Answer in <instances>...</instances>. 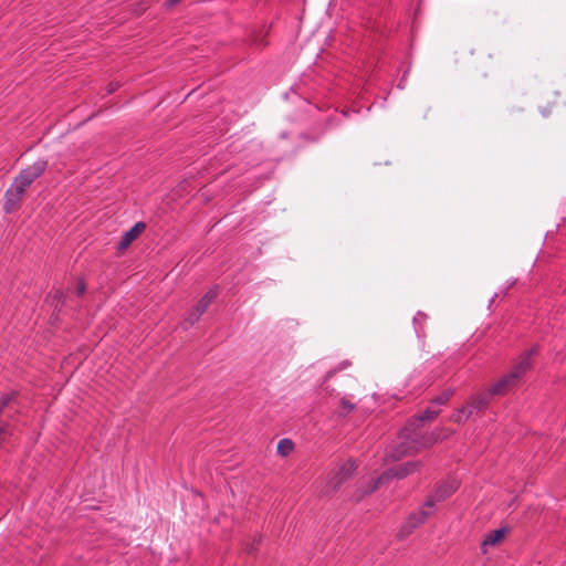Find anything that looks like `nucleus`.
I'll use <instances>...</instances> for the list:
<instances>
[{
    "instance_id": "obj_1",
    "label": "nucleus",
    "mask_w": 566,
    "mask_h": 566,
    "mask_svg": "<svg viewBox=\"0 0 566 566\" xmlns=\"http://www.w3.org/2000/svg\"><path fill=\"white\" fill-rule=\"evenodd\" d=\"M439 413V409L429 407L423 413L409 420L400 434L401 442L387 457L392 461H397L438 442L440 440V431L434 430L431 433L420 436L419 430L426 422L433 421Z\"/></svg>"
},
{
    "instance_id": "obj_2",
    "label": "nucleus",
    "mask_w": 566,
    "mask_h": 566,
    "mask_svg": "<svg viewBox=\"0 0 566 566\" xmlns=\"http://www.w3.org/2000/svg\"><path fill=\"white\" fill-rule=\"evenodd\" d=\"M356 469L357 464L352 459H348L338 464L334 470L329 472L327 476L326 493H332L338 490L344 482L353 476Z\"/></svg>"
},
{
    "instance_id": "obj_3",
    "label": "nucleus",
    "mask_w": 566,
    "mask_h": 566,
    "mask_svg": "<svg viewBox=\"0 0 566 566\" xmlns=\"http://www.w3.org/2000/svg\"><path fill=\"white\" fill-rule=\"evenodd\" d=\"M431 511L426 510L423 506L418 513L411 514L407 522L401 526L398 537L400 539L406 538L409 536L415 528H417L419 525L424 523V521L431 515Z\"/></svg>"
},
{
    "instance_id": "obj_4",
    "label": "nucleus",
    "mask_w": 566,
    "mask_h": 566,
    "mask_svg": "<svg viewBox=\"0 0 566 566\" xmlns=\"http://www.w3.org/2000/svg\"><path fill=\"white\" fill-rule=\"evenodd\" d=\"M458 488L459 484L457 481H450L439 485L434 491V494L427 500L423 507L432 512V507L437 502H441L449 497L452 493H454L458 490Z\"/></svg>"
},
{
    "instance_id": "obj_5",
    "label": "nucleus",
    "mask_w": 566,
    "mask_h": 566,
    "mask_svg": "<svg viewBox=\"0 0 566 566\" xmlns=\"http://www.w3.org/2000/svg\"><path fill=\"white\" fill-rule=\"evenodd\" d=\"M35 180V170L28 168L24 169L10 186L9 190H13L15 195L23 198L25 190L33 184Z\"/></svg>"
},
{
    "instance_id": "obj_6",
    "label": "nucleus",
    "mask_w": 566,
    "mask_h": 566,
    "mask_svg": "<svg viewBox=\"0 0 566 566\" xmlns=\"http://www.w3.org/2000/svg\"><path fill=\"white\" fill-rule=\"evenodd\" d=\"M216 296L217 292L214 290L208 291L197 303L193 310L189 313V315L186 318V322L189 325H193L196 322H198L200 316L206 312V310L208 308V306L211 304Z\"/></svg>"
},
{
    "instance_id": "obj_7",
    "label": "nucleus",
    "mask_w": 566,
    "mask_h": 566,
    "mask_svg": "<svg viewBox=\"0 0 566 566\" xmlns=\"http://www.w3.org/2000/svg\"><path fill=\"white\" fill-rule=\"evenodd\" d=\"M518 382V374H509L489 389V396H503Z\"/></svg>"
},
{
    "instance_id": "obj_8",
    "label": "nucleus",
    "mask_w": 566,
    "mask_h": 566,
    "mask_svg": "<svg viewBox=\"0 0 566 566\" xmlns=\"http://www.w3.org/2000/svg\"><path fill=\"white\" fill-rule=\"evenodd\" d=\"M489 395L488 394H481L478 396L470 397L467 402L463 405L464 407H468L467 409V418H470L474 413H479L486 409L489 405Z\"/></svg>"
},
{
    "instance_id": "obj_9",
    "label": "nucleus",
    "mask_w": 566,
    "mask_h": 566,
    "mask_svg": "<svg viewBox=\"0 0 566 566\" xmlns=\"http://www.w3.org/2000/svg\"><path fill=\"white\" fill-rule=\"evenodd\" d=\"M145 229L146 224L144 222H137L133 228L126 231L119 242V250L127 249L130 245V243L143 233Z\"/></svg>"
},
{
    "instance_id": "obj_10",
    "label": "nucleus",
    "mask_w": 566,
    "mask_h": 566,
    "mask_svg": "<svg viewBox=\"0 0 566 566\" xmlns=\"http://www.w3.org/2000/svg\"><path fill=\"white\" fill-rule=\"evenodd\" d=\"M22 198L13 192V190H7L4 195L3 210L6 213L14 212L19 209Z\"/></svg>"
},
{
    "instance_id": "obj_11",
    "label": "nucleus",
    "mask_w": 566,
    "mask_h": 566,
    "mask_svg": "<svg viewBox=\"0 0 566 566\" xmlns=\"http://www.w3.org/2000/svg\"><path fill=\"white\" fill-rule=\"evenodd\" d=\"M388 478L389 473H385L377 478L376 480H373L366 488H363L356 492L355 500L360 501L365 495L375 492L378 489V486Z\"/></svg>"
},
{
    "instance_id": "obj_12",
    "label": "nucleus",
    "mask_w": 566,
    "mask_h": 566,
    "mask_svg": "<svg viewBox=\"0 0 566 566\" xmlns=\"http://www.w3.org/2000/svg\"><path fill=\"white\" fill-rule=\"evenodd\" d=\"M532 354H533V350H530V352H526L525 354H523L521 356L518 363L516 364V366L510 374H518V380H520L521 377L531 368L530 359H531Z\"/></svg>"
},
{
    "instance_id": "obj_13",
    "label": "nucleus",
    "mask_w": 566,
    "mask_h": 566,
    "mask_svg": "<svg viewBox=\"0 0 566 566\" xmlns=\"http://www.w3.org/2000/svg\"><path fill=\"white\" fill-rule=\"evenodd\" d=\"M505 534H506L505 528L494 530L484 538V541L482 542V545L484 547L485 546H495L504 539Z\"/></svg>"
},
{
    "instance_id": "obj_14",
    "label": "nucleus",
    "mask_w": 566,
    "mask_h": 566,
    "mask_svg": "<svg viewBox=\"0 0 566 566\" xmlns=\"http://www.w3.org/2000/svg\"><path fill=\"white\" fill-rule=\"evenodd\" d=\"M419 464H420L419 462H408V463L401 465L397 470H391L389 472V475L397 476V478H405L408 474H410L411 472L416 471L417 468L419 467Z\"/></svg>"
},
{
    "instance_id": "obj_15",
    "label": "nucleus",
    "mask_w": 566,
    "mask_h": 566,
    "mask_svg": "<svg viewBox=\"0 0 566 566\" xmlns=\"http://www.w3.org/2000/svg\"><path fill=\"white\" fill-rule=\"evenodd\" d=\"M277 453L287 457L294 449V442L290 439H282L277 443Z\"/></svg>"
},
{
    "instance_id": "obj_16",
    "label": "nucleus",
    "mask_w": 566,
    "mask_h": 566,
    "mask_svg": "<svg viewBox=\"0 0 566 566\" xmlns=\"http://www.w3.org/2000/svg\"><path fill=\"white\" fill-rule=\"evenodd\" d=\"M467 409L468 407H464L462 406L461 408H459L450 418L451 421L455 422V423H462L463 421H465L468 418H467Z\"/></svg>"
},
{
    "instance_id": "obj_17",
    "label": "nucleus",
    "mask_w": 566,
    "mask_h": 566,
    "mask_svg": "<svg viewBox=\"0 0 566 566\" xmlns=\"http://www.w3.org/2000/svg\"><path fill=\"white\" fill-rule=\"evenodd\" d=\"M86 290L85 283L82 280H78L75 285V292L78 296L83 295Z\"/></svg>"
},
{
    "instance_id": "obj_18",
    "label": "nucleus",
    "mask_w": 566,
    "mask_h": 566,
    "mask_svg": "<svg viewBox=\"0 0 566 566\" xmlns=\"http://www.w3.org/2000/svg\"><path fill=\"white\" fill-rule=\"evenodd\" d=\"M340 406L345 410V412H350L355 408V406L345 398L340 400Z\"/></svg>"
},
{
    "instance_id": "obj_19",
    "label": "nucleus",
    "mask_w": 566,
    "mask_h": 566,
    "mask_svg": "<svg viewBox=\"0 0 566 566\" xmlns=\"http://www.w3.org/2000/svg\"><path fill=\"white\" fill-rule=\"evenodd\" d=\"M450 396H451V394L446 392V394L441 395L440 397H438V398L433 401V403L443 405V403H446V402L450 399Z\"/></svg>"
},
{
    "instance_id": "obj_20",
    "label": "nucleus",
    "mask_w": 566,
    "mask_h": 566,
    "mask_svg": "<svg viewBox=\"0 0 566 566\" xmlns=\"http://www.w3.org/2000/svg\"><path fill=\"white\" fill-rule=\"evenodd\" d=\"M12 398H13V395H7V396H3V397L1 398V405H0V407H2V408H3L4 406H7V405L12 400Z\"/></svg>"
},
{
    "instance_id": "obj_21",
    "label": "nucleus",
    "mask_w": 566,
    "mask_h": 566,
    "mask_svg": "<svg viewBox=\"0 0 566 566\" xmlns=\"http://www.w3.org/2000/svg\"><path fill=\"white\" fill-rule=\"evenodd\" d=\"M252 41V44L255 45V46H262L264 45L263 43V40L262 39H259V38H254L251 40Z\"/></svg>"
},
{
    "instance_id": "obj_22",
    "label": "nucleus",
    "mask_w": 566,
    "mask_h": 566,
    "mask_svg": "<svg viewBox=\"0 0 566 566\" xmlns=\"http://www.w3.org/2000/svg\"><path fill=\"white\" fill-rule=\"evenodd\" d=\"M557 97H559V94H558V93L556 94V97H555V99H554V101H552V102H548V103H547V104H548V106H556V105L558 104V103H557Z\"/></svg>"
},
{
    "instance_id": "obj_23",
    "label": "nucleus",
    "mask_w": 566,
    "mask_h": 566,
    "mask_svg": "<svg viewBox=\"0 0 566 566\" xmlns=\"http://www.w3.org/2000/svg\"><path fill=\"white\" fill-rule=\"evenodd\" d=\"M541 113L544 115V116H547L549 114V111L547 107H541Z\"/></svg>"
},
{
    "instance_id": "obj_24",
    "label": "nucleus",
    "mask_w": 566,
    "mask_h": 566,
    "mask_svg": "<svg viewBox=\"0 0 566 566\" xmlns=\"http://www.w3.org/2000/svg\"><path fill=\"white\" fill-rule=\"evenodd\" d=\"M333 374H334L333 371H328L327 377H332Z\"/></svg>"
},
{
    "instance_id": "obj_25",
    "label": "nucleus",
    "mask_w": 566,
    "mask_h": 566,
    "mask_svg": "<svg viewBox=\"0 0 566 566\" xmlns=\"http://www.w3.org/2000/svg\"><path fill=\"white\" fill-rule=\"evenodd\" d=\"M171 3H177L179 0H170Z\"/></svg>"
}]
</instances>
